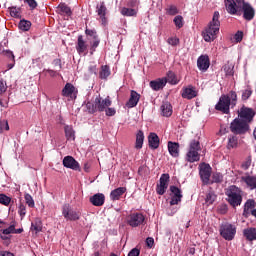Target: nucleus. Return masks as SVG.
I'll use <instances>...</instances> for the list:
<instances>
[{
    "mask_svg": "<svg viewBox=\"0 0 256 256\" xmlns=\"http://www.w3.org/2000/svg\"><path fill=\"white\" fill-rule=\"evenodd\" d=\"M226 11L229 15H243L245 21L255 19V8L245 0H224Z\"/></svg>",
    "mask_w": 256,
    "mask_h": 256,
    "instance_id": "f257e3e1",
    "label": "nucleus"
},
{
    "mask_svg": "<svg viewBox=\"0 0 256 256\" xmlns=\"http://www.w3.org/2000/svg\"><path fill=\"white\" fill-rule=\"evenodd\" d=\"M237 105V92L230 91L229 94H222L218 103L215 105V110L220 111L224 115L231 113V108Z\"/></svg>",
    "mask_w": 256,
    "mask_h": 256,
    "instance_id": "f03ea898",
    "label": "nucleus"
},
{
    "mask_svg": "<svg viewBox=\"0 0 256 256\" xmlns=\"http://www.w3.org/2000/svg\"><path fill=\"white\" fill-rule=\"evenodd\" d=\"M219 17V11H215L208 27L202 32V37L206 43H211V41H215V39H217V33H219V28L221 27Z\"/></svg>",
    "mask_w": 256,
    "mask_h": 256,
    "instance_id": "7ed1b4c3",
    "label": "nucleus"
},
{
    "mask_svg": "<svg viewBox=\"0 0 256 256\" xmlns=\"http://www.w3.org/2000/svg\"><path fill=\"white\" fill-rule=\"evenodd\" d=\"M201 151V143L199 140H191L188 146V151L186 153V161L188 163H197V161H200L201 154L199 152Z\"/></svg>",
    "mask_w": 256,
    "mask_h": 256,
    "instance_id": "20e7f679",
    "label": "nucleus"
},
{
    "mask_svg": "<svg viewBox=\"0 0 256 256\" xmlns=\"http://www.w3.org/2000/svg\"><path fill=\"white\" fill-rule=\"evenodd\" d=\"M111 105V97L107 96L105 99H103L101 96H98L95 98L94 105L87 103L86 106L89 110V113H96V111L103 113V111H105L108 107H111Z\"/></svg>",
    "mask_w": 256,
    "mask_h": 256,
    "instance_id": "39448f33",
    "label": "nucleus"
},
{
    "mask_svg": "<svg viewBox=\"0 0 256 256\" xmlns=\"http://www.w3.org/2000/svg\"><path fill=\"white\" fill-rule=\"evenodd\" d=\"M226 196L228 203L232 207H239L241 203H243V196L241 195V189H239L237 186L232 185L226 190Z\"/></svg>",
    "mask_w": 256,
    "mask_h": 256,
    "instance_id": "423d86ee",
    "label": "nucleus"
},
{
    "mask_svg": "<svg viewBox=\"0 0 256 256\" xmlns=\"http://www.w3.org/2000/svg\"><path fill=\"white\" fill-rule=\"evenodd\" d=\"M219 233L225 241H233L235 235H237V227L229 222H225L220 225Z\"/></svg>",
    "mask_w": 256,
    "mask_h": 256,
    "instance_id": "0eeeda50",
    "label": "nucleus"
},
{
    "mask_svg": "<svg viewBox=\"0 0 256 256\" xmlns=\"http://www.w3.org/2000/svg\"><path fill=\"white\" fill-rule=\"evenodd\" d=\"M249 129V124L239 118H235L230 123V131L234 135H245V133H248Z\"/></svg>",
    "mask_w": 256,
    "mask_h": 256,
    "instance_id": "6e6552de",
    "label": "nucleus"
},
{
    "mask_svg": "<svg viewBox=\"0 0 256 256\" xmlns=\"http://www.w3.org/2000/svg\"><path fill=\"white\" fill-rule=\"evenodd\" d=\"M238 119H240L241 121H244L245 123H248V125H250V123H253V119L256 115L255 110H253V108H249L246 106H242L238 111Z\"/></svg>",
    "mask_w": 256,
    "mask_h": 256,
    "instance_id": "1a4fd4ad",
    "label": "nucleus"
},
{
    "mask_svg": "<svg viewBox=\"0 0 256 256\" xmlns=\"http://www.w3.org/2000/svg\"><path fill=\"white\" fill-rule=\"evenodd\" d=\"M62 215L66 221H79L81 219V212L71 209L69 204L62 206Z\"/></svg>",
    "mask_w": 256,
    "mask_h": 256,
    "instance_id": "9d476101",
    "label": "nucleus"
},
{
    "mask_svg": "<svg viewBox=\"0 0 256 256\" xmlns=\"http://www.w3.org/2000/svg\"><path fill=\"white\" fill-rule=\"evenodd\" d=\"M211 165L207 163H201L199 165V175L202 183L204 185H209V181L211 179V173H212Z\"/></svg>",
    "mask_w": 256,
    "mask_h": 256,
    "instance_id": "9b49d317",
    "label": "nucleus"
},
{
    "mask_svg": "<svg viewBox=\"0 0 256 256\" xmlns=\"http://www.w3.org/2000/svg\"><path fill=\"white\" fill-rule=\"evenodd\" d=\"M85 34L88 37H92L93 41L88 38V41L90 43V55H93L95 51H97V47H99V43H101V39H99V36L97 35V31L91 30V29H86Z\"/></svg>",
    "mask_w": 256,
    "mask_h": 256,
    "instance_id": "f8f14e48",
    "label": "nucleus"
},
{
    "mask_svg": "<svg viewBox=\"0 0 256 256\" xmlns=\"http://www.w3.org/2000/svg\"><path fill=\"white\" fill-rule=\"evenodd\" d=\"M127 224L130 227H139L145 222V216L142 213H132L127 217Z\"/></svg>",
    "mask_w": 256,
    "mask_h": 256,
    "instance_id": "ddd939ff",
    "label": "nucleus"
},
{
    "mask_svg": "<svg viewBox=\"0 0 256 256\" xmlns=\"http://www.w3.org/2000/svg\"><path fill=\"white\" fill-rule=\"evenodd\" d=\"M169 174H162L159 180V183L156 185V193L158 195H165L169 187Z\"/></svg>",
    "mask_w": 256,
    "mask_h": 256,
    "instance_id": "4468645a",
    "label": "nucleus"
},
{
    "mask_svg": "<svg viewBox=\"0 0 256 256\" xmlns=\"http://www.w3.org/2000/svg\"><path fill=\"white\" fill-rule=\"evenodd\" d=\"M198 95H199V91H197V88L193 85H188L182 88V91H181L182 99H187L188 101H191V99H195V97H197Z\"/></svg>",
    "mask_w": 256,
    "mask_h": 256,
    "instance_id": "2eb2a0df",
    "label": "nucleus"
},
{
    "mask_svg": "<svg viewBox=\"0 0 256 256\" xmlns=\"http://www.w3.org/2000/svg\"><path fill=\"white\" fill-rule=\"evenodd\" d=\"M89 44L87 40L83 37V35H79L76 43V51L78 55H87L89 53Z\"/></svg>",
    "mask_w": 256,
    "mask_h": 256,
    "instance_id": "dca6fc26",
    "label": "nucleus"
},
{
    "mask_svg": "<svg viewBox=\"0 0 256 256\" xmlns=\"http://www.w3.org/2000/svg\"><path fill=\"white\" fill-rule=\"evenodd\" d=\"M170 191L172 193L170 205H179V203H181V199H183L181 189L177 186H170Z\"/></svg>",
    "mask_w": 256,
    "mask_h": 256,
    "instance_id": "f3484780",
    "label": "nucleus"
},
{
    "mask_svg": "<svg viewBox=\"0 0 256 256\" xmlns=\"http://www.w3.org/2000/svg\"><path fill=\"white\" fill-rule=\"evenodd\" d=\"M63 166L66 167V169H72L73 171H79L81 169L79 162H77L73 156H65L63 159Z\"/></svg>",
    "mask_w": 256,
    "mask_h": 256,
    "instance_id": "a211bd4d",
    "label": "nucleus"
},
{
    "mask_svg": "<svg viewBox=\"0 0 256 256\" xmlns=\"http://www.w3.org/2000/svg\"><path fill=\"white\" fill-rule=\"evenodd\" d=\"M62 96L75 99L77 97V88H75V86L71 83H66L62 89Z\"/></svg>",
    "mask_w": 256,
    "mask_h": 256,
    "instance_id": "6ab92c4d",
    "label": "nucleus"
},
{
    "mask_svg": "<svg viewBox=\"0 0 256 256\" xmlns=\"http://www.w3.org/2000/svg\"><path fill=\"white\" fill-rule=\"evenodd\" d=\"M90 203L94 205V207H103L105 205V194L97 193L90 197Z\"/></svg>",
    "mask_w": 256,
    "mask_h": 256,
    "instance_id": "aec40b11",
    "label": "nucleus"
},
{
    "mask_svg": "<svg viewBox=\"0 0 256 256\" xmlns=\"http://www.w3.org/2000/svg\"><path fill=\"white\" fill-rule=\"evenodd\" d=\"M139 99H141V95L137 93V91L131 90L130 98L126 103V107H128V109H133V107H137Z\"/></svg>",
    "mask_w": 256,
    "mask_h": 256,
    "instance_id": "412c9836",
    "label": "nucleus"
},
{
    "mask_svg": "<svg viewBox=\"0 0 256 256\" xmlns=\"http://www.w3.org/2000/svg\"><path fill=\"white\" fill-rule=\"evenodd\" d=\"M96 13L100 17L102 24L105 25L107 23V17H105L107 15V6H105V2H101L96 6Z\"/></svg>",
    "mask_w": 256,
    "mask_h": 256,
    "instance_id": "4be33fe9",
    "label": "nucleus"
},
{
    "mask_svg": "<svg viewBox=\"0 0 256 256\" xmlns=\"http://www.w3.org/2000/svg\"><path fill=\"white\" fill-rule=\"evenodd\" d=\"M209 65H211V62L209 61V56L202 55L197 60V66L200 71H207L209 69Z\"/></svg>",
    "mask_w": 256,
    "mask_h": 256,
    "instance_id": "5701e85b",
    "label": "nucleus"
},
{
    "mask_svg": "<svg viewBox=\"0 0 256 256\" xmlns=\"http://www.w3.org/2000/svg\"><path fill=\"white\" fill-rule=\"evenodd\" d=\"M167 85V78H159L150 81V87L153 91H161Z\"/></svg>",
    "mask_w": 256,
    "mask_h": 256,
    "instance_id": "b1692460",
    "label": "nucleus"
},
{
    "mask_svg": "<svg viewBox=\"0 0 256 256\" xmlns=\"http://www.w3.org/2000/svg\"><path fill=\"white\" fill-rule=\"evenodd\" d=\"M243 237L246 241H256V228L248 227L243 230Z\"/></svg>",
    "mask_w": 256,
    "mask_h": 256,
    "instance_id": "393cba45",
    "label": "nucleus"
},
{
    "mask_svg": "<svg viewBox=\"0 0 256 256\" xmlns=\"http://www.w3.org/2000/svg\"><path fill=\"white\" fill-rule=\"evenodd\" d=\"M127 191V188L125 187H119L111 191L110 193V199L111 201H119L121 199V196Z\"/></svg>",
    "mask_w": 256,
    "mask_h": 256,
    "instance_id": "a878e982",
    "label": "nucleus"
},
{
    "mask_svg": "<svg viewBox=\"0 0 256 256\" xmlns=\"http://www.w3.org/2000/svg\"><path fill=\"white\" fill-rule=\"evenodd\" d=\"M148 143L150 149H159V136L156 133H150Z\"/></svg>",
    "mask_w": 256,
    "mask_h": 256,
    "instance_id": "bb28decb",
    "label": "nucleus"
},
{
    "mask_svg": "<svg viewBox=\"0 0 256 256\" xmlns=\"http://www.w3.org/2000/svg\"><path fill=\"white\" fill-rule=\"evenodd\" d=\"M160 109L163 117H171L173 115V106L169 102H163Z\"/></svg>",
    "mask_w": 256,
    "mask_h": 256,
    "instance_id": "cd10ccee",
    "label": "nucleus"
},
{
    "mask_svg": "<svg viewBox=\"0 0 256 256\" xmlns=\"http://www.w3.org/2000/svg\"><path fill=\"white\" fill-rule=\"evenodd\" d=\"M168 151L171 157H179V143L177 142H168Z\"/></svg>",
    "mask_w": 256,
    "mask_h": 256,
    "instance_id": "c85d7f7f",
    "label": "nucleus"
},
{
    "mask_svg": "<svg viewBox=\"0 0 256 256\" xmlns=\"http://www.w3.org/2000/svg\"><path fill=\"white\" fill-rule=\"evenodd\" d=\"M120 13L121 15H123V17H137V13H139V10L133 7H123Z\"/></svg>",
    "mask_w": 256,
    "mask_h": 256,
    "instance_id": "c756f323",
    "label": "nucleus"
},
{
    "mask_svg": "<svg viewBox=\"0 0 256 256\" xmlns=\"http://www.w3.org/2000/svg\"><path fill=\"white\" fill-rule=\"evenodd\" d=\"M2 55L7 57V59L10 61V63H8V69H13V67H15V54H13V51L3 50Z\"/></svg>",
    "mask_w": 256,
    "mask_h": 256,
    "instance_id": "7c9ffc66",
    "label": "nucleus"
},
{
    "mask_svg": "<svg viewBox=\"0 0 256 256\" xmlns=\"http://www.w3.org/2000/svg\"><path fill=\"white\" fill-rule=\"evenodd\" d=\"M145 141V134L142 130H139L136 134L135 149H143V143Z\"/></svg>",
    "mask_w": 256,
    "mask_h": 256,
    "instance_id": "2f4dec72",
    "label": "nucleus"
},
{
    "mask_svg": "<svg viewBox=\"0 0 256 256\" xmlns=\"http://www.w3.org/2000/svg\"><path fill=\"white\" fill-rule=\"evenodd\" d=\"M31 231H35L36 234L43 231V222L41 221V218H36L31 223Z\"/></svg>",
    "mask_w": 256,
    "mask_h": 256,
    "instance_id": "473e14b6",
    "label": "nucleus"
},
{
    "mask_svg": "<svg viewBox=\"0 0 256 256\" xmlns=\"http://www.w3.org/2000/svg\"><path fill=\"white\" fill-rule=\"evenodd\" d=\"M242 181L250 187V189H256V177L254 176H242Z\"/></svg>",
    "mask_w": 256,
    "mask_h": 256,
    "instance_id": "72a5a7b5",
    "label": "nucleus"
},
{
    "mask_svg": "<svg viewBox=\"0 0 256 256\" xmlns=\"http://www.w3.org/2000/svg\"><path fill=\"white\" fill-rule=\"evenodd\" d=\"M58 9L60 11V15H66V17H71V15H73L71 8L65 3L59 4Z\"/></svg>",
    "mask_w": 256,
    "mask_h": 256,
    "instance_id": "f704fd0d",
    "label": "nucleus"
},
{
    "mask_svg": "<svg viewBox=\"0 0 256 256\" xmlns=\"http://www.w3.org/2000/svg\"><path fill=\"white\" fill-rule=\"evenodd\" d=\"M64 131L67 141H75V130H73L72 126H65Z\"/></svg>",
    "mask_w": 256,
    "mask_h": 256,
    "instance_id": "c9c22d12",
    "label": "nucleus"
},
{
    "mask_svg": "<svg viewBox=\"0 0 256 256\" xmlns=\"http://www.w3.org/2000/svg\"><path fill=\"white\" fill-rule=\"evenodd\" d=\"M111 75V69L107 65H102L100 72H99V78L106 80Z\"/></svg>",
    "mask_w": 256,
    "mask_h": 256,
    "instance_id": "e433bc0d",
    "label": "nucleus"
},
{
    "mask_svg": "<svg viewBox=\"0 0 256 256\" xmlns=\"http://www.w3.org/2000/svg\"><path fill=\"white\" fill-rule=\"evenodd\" d=\"M15 231V225H10L8 228L4 229V230H0V237L1 239H3L4 241L6 239H9L7 237V235H11V233H13Z\"/></svg>",
    "mask_w": 256,
    "mask_h": 256,
    "instance_id": "4c0bfd02",
    "label": "nucleus"
},
{
    "mask_svg": "<svg viewBox=\"0 0 256 256\" xmlns=\"http://www.w3.org/2000/svg\"><path fill=\"white\" fill-rule=\"evenodd\" d=\"M166 83H170V85H177L179 83L174 72L169 71L167 73Z\"/></svg>",
    "mask_w": 256,
    "mask_h": 256,
    "instance_id": "58836bf2",
    "label": "nucleus"
},
{
    "mask_svg": "<svg viewBox=\"0 0 256 256\" xmlns=\"http://www.w3.org/2000/svg\"><path fill=\"white\" fill-rule=\"evenodd\" d=\"M11 17L15 19H19L21 17V8H17V6H12L8 8Z\"/></svg>",
    "mask_w": 256,
    "mask_h": 256,
    "instance_id": "ea45409f",
    "label": "nucleus"
},
{
    "mask_svg": "<svg viewBox=\"0 0 256 256\" xmlns=\"http://www.w3.org/2000/svg\"><path fill=\"white\" fill-rule=\"evenodd\" d=\"M237 145H239V140L237 139V136H230L228 138V149H235L237 148Z\"/></svg>",
    "mask_w": 256,
    "mask_h": 256,
    "instance_id": "a19ab883",
    "label": "nucleus"
},
{
    "mask_svg": "<svg viewBox=\"0 0 256 256\" xmlns=\"http://www.w3.org/2000/svg\"><path fill=\"white\" fill-rule=\"evenodd\" d=\"M19 29H21V31H29V29H31V21L21 20L19 22Z\"/></svg>",
    "mask_w": 256,
    "mask_h": 256,
    "instance_id": "79ce46f5",
    "label": "nucleus"
},
{
    "mask_svg": "<svg viewBox=\"0 0 256 256\" xmlns=\"http://www.w3.org/2000/svg\"><path fill=\"white\" fill-rule=\"evenodd\" d=\"M173 21H174L176 29H181V28H183V25H185V22L183 20V16H181V15H177L173 19Z\"/></svg>",
    "mask_w": 256,
    "mask_h": 256,
    "instance_id": "37998d69",
    "label": "nucleus"
},
{
    "mask_svg": "<svg viewBox=\"0 0 256 256\" xmlns=\"http://www.w3.org/2000/svg\"><path fill=\"white\" fill-rule=\"evenodd\" d=\"M0 204L9 207V205H11V197L5 194H0Z\"/></svg>",
    "mask_w": 256,
    "mask_h": 256,
    "instance_id": "c03bdc74",
    "label": "nucleus"
},
{
    "mask_svg": "<svg viewBox=\"0 0 256 256\" xmlns=\"http://www.w3.org/2000/svg\"><path fill=\"white\" fill-rule=\"evenodd\" d=\"M179 13V9L175 5H170L166 8V15L175 16Z\"/></svg>",
    "mask_w": 256,
    "mask_h": 256,
    "instance_id": "a18cd8bd",
    "label": "nucleus"
},
{
    "mask_svg": "<svg viewBox=\"0 0 256 256\" xmlns=\"http://www.w3.org/2000/svg\"><path fill=\"white\" fill-rule=\"evenodd\" d=\"M24 199H25L28 207H30L31 209H33V207H35V200H33V196H31V194L26 193L24 195Z\"/></svg>",
    "mask_w": 256,
    "mask_h": 256,
    "instance_id": "49530a36",
    "label": "nucleus"
},
{
    "mask_svg": "<svg viewBox=\"0 0 256 256\" xmlns=\"http://www.w3.org/2000/svg\"><path fill=\"white\" fill-rule=\"evenodd\" d=\"M215 199H217V196L215 195V193L209 192V193L206 195L205 202H206L208 205H213V203H215Z\"/></svg>",
    "mask_w": 256,
    "mask_h": 256,
    "instance_id": "de8ad7c7",
    "label": "nucleus"
},
{
    "mask_svg": "<svg viewBox=\"0 0 256 256\" xmlns=\"http://www.w3.org/2000/svg\"><path fill=\"white\" fill-rule=\"evenodd\" d=\"M255 207V200H247V202L244 205V213H249L250 209H253Z\"/></svg>",
    "mask_w": 256,
    "mask_h": 256,
    "instance_id": "09e8293b",
    "label": "nucleus"
},
{
    "mask_svg": "<svg viewBox=\"0 0 256 256\" xmlns=\"http://www.w3.org/2000/svg\"><path fill=\"white\" fill-rule=\"evenodd\" d=\"M18 214L20 215L21 219H25V215H27V207L25 206V204L19 205Z\"/></svg>",
    "mask_w": 256,
    "mask_h": 256,
    "instance_id": "8fccbe9b",
    "label": "nucleus"
},
{
    "mask_svg": "<svg viewBox=\"0 0 256 256\" xmlns=\"http://www.w3.org/2000/svg\"><path fill=\"white\" fill-rule=\"evenodd\" d=\"M0 106L4 107V109H7L9 107V96L3 95L0 97Z\"/></svg>",
    "mask_w": 256,
    "mask_h": 256,
    "instance_id": "3c124183",
    "label": "nucleus"
},
{
    "mask_svg": "<svg viewBox=\"0 0 256 256\" xmlns=\"http://www.w3.org/2000/svg\"><path fill=\"white\" fill-rule=\"evenodd\" d=\"M251 95H253V90H251V88L245 89L242 91V101H247Z\"/></svg>",
    "mask_w": 256,
    "mask_h": 256,
    "instance_id": "603ef678",
    "label": "nucleus"
},
{
    "mask_svg": "<svg viewBox=\"0 0 256 256\" xmlns=\"http://www.w3.org/2000/svg\"><path fill=\"white\" fill-rule=\"evenodd\" d=\"M213 183H221L223 181V175L221 173H214L212 176Z\"/></svg>",
    "mask_w": 256,
    "mask_h": 256,
    "instance_id": "864d4df0",
    "label": "nucleus"
},
{
    "mask_svg": "<svg viewBox=\"0 0 256 256\" xmlns=\"http://www.w3.org/2000/svg\"><path fill=\"white\" fill-rule=\"evenodd\" d=\"M127 5H128V7L137 9V7H139V5H141V0H128Z\"/></svg>",
    "mask_w": 256,
    "mask_h": 256,
    "instance_id": "5fc2aeb1",
    "label": "nucleus"
},
{
    "mask_svg": "<svg viewBox=\"0 0 256 256\" xmlns=\"http://www.w3.org/2000/svg\"><path fill=\"white\" fill-rule=\"evenodd\" d=\"M9 131V122L7 120L0 121V134L3 133V131Z\"/></svg>",
    "mask_w": 256,
    "mask_h": 256,
    "instance_id": "6e6d98bb",
    "label": "nucleus"
},
{
    "mask_svg": "<svg viewBox=\"0 0 256 256\" xmlns=\"http://www.w3.org/2000/svg\"><path fill=\"white\" fill-rule=\"evenodd\" d=\"M105 114L107 117H114V115L117 113V110H115V108H106Z\"/></svg>",
    "mask_w": 256,
    "mask_h": 256,
    "instance_id": "4d7b16f0",
    "label": "nucleus"
},
{
    "mask_svg": "<svg viewBox=\"0 0 256 256\" xmlns=\"http://www.w3.org/2000/svg\"><path fill=\"white\" fill-rule=\"evenodd\" d=\"M167 43L169 45H172L173 47H175V46L179 45V38H177V37L168 38Z\"/></svg>",
    "mask_w": 256,
    "mask_h": 256,
    "instance_id": "13d9d810",
    "label": "nucleus"
},
{
    "mask_svg": "<svg viewBox=\"0 0 256 256\" xmlns=\"http://www.w3.org/2000/svg\"><path fill=\"white\" fill-rule=\"evenodd\" d=\"M234 40L236 41V43H241L243 41V31L236 32V34L234 35Z\"/></svg>",
    "mask_w": 256,
    "mask_h": 256,
    "instance_id": "bf43d9fd",
    "label": "nucleus"
},
{
    "mask_svg": "<svg viewBox=\"0 0 256 256\" xmlns=\"http://www.w3.org/2000/svg\"><path fill=\"white\" fill-rule=\"evenodd\" d=\"M88 71L90 75H97V64H90Z\"/></svg>",
    "mask_w": 256,
    "mask_h": 256,
    "instance_id": "052dcab7",
    "label": "nucleus"
},
{
    "mask_svg": "<svg viewBox=\"0 0 256 256\" xmlns=\"http://www.w3.org/2000/svg\"><path fill=\"white\" fill-rule=\"evenodd\" d=\"M223 69H224L226 75H233V66H231L229 64H225L223 66Z\"/></svg>",
    "mask_w": 256,
    "mask_h": 256,
    "instance_id": "680f3d73",
    "label": "nucleus"
},
{
    "mask_svg": "<svg viewBox=\"0 0 256 256\" xmlns=\"http://www.w3.org/2000/svg\"><path fill=\"white\" fill-rule=\"evenodd\" d=\"M24 3H27L30 9H37V1L35 0H24Z\"/></svg>",
    "mask_w": 256,
    "mask_h": 256,
    "instance_id": "e2e57ef3",
    "label": "nucleus"
},
{
    "mask_svg": "<svg viewBox=\"0 0 256 256\" xmlns=\"http://www.w3.org/2000/svg\"><path fill=\"white\" fill-rule=\"evenodd\" d=\"M146 245L149 249H153V246L155 245V239H153L152 237H148L146 239Z\"/></svg>",
    "mask_w": 256,
    "mask_h": 256,
    "instance_id": "0e129e2a",
    "label": "nucleus"
},
{
    "mask_svg": "<svg viewBox=\"0 0 256 256\" xmlns=\"http://www.w3.org/2000/svg\"><path fill=\"white\" fill-rule=\"evenodd\" d=\"M242 169H244V171H247V169H249L251 167V159L248 158L246 161H244L241 165Z\"/></svg>",
    "mask_w": 256,
    "mask_h": 256,
    "instance_id": "69168bd1",
    "label": "nucleus"
},
{
    "mask_svg": "<svg viewBox=\"0 0 256 256\" xmlns=\"http://www.w3.org/2000/svg\"><path fill=\"white\" fill-rule=\"evenodd\" d=\"M7 91V83H5L3 80H0V95H3Z\"/></svg>",
    "mask_w": 256,
    "mask_h": 256,
    "instance_id": "338daca9",
    "label": "nucleus"
},
{
    "mask_svg": "<svg viewBox=\"0 0 256 256\" xmlns=\"http://www.w3.org/2000/svg\"><path fill=\"white\" fill-rule=\"evenodd\" d=\"M141 255V250L138 248H133L129 253L128 256H139Z\"/></svg>",
    "mask_w": 256,
    "mask_h": 256,
    "instance_id": "774afa93",
    "label": "nucleus"
}]
</instances>
